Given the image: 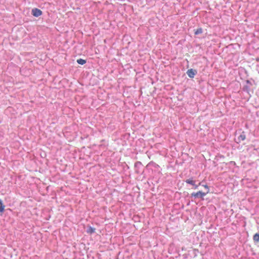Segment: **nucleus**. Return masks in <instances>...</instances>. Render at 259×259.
<instances>
[{
	"label": "nucleus",
	"mask_w": 259,
	"mask_h": 259,
	"mask_svg": "<svg viewBox=\"0 0 259 259\" xmlns=\"http://www.w3.org/2000/svg\"><path fill=\"white\" fill-rule=\"evenodd\" d=\"M206 195V193L203 192L201 191H199L197 192H193L191 194V196L195 198H201L203 199L204 196Z\"/></svg>",
	"instance_id": "f257e3e1"
},
{
	"label": "nucleus",
	"mask_w": 259,
	"mask_h": 259,
	"mask_svg": "<svg viewBox=\"0 0 259 259\" xmlns=\"http://www.w3.org/2000/svg\"><path fill=\"white\" fill-rule=\"evenodd\" d=\"M246 138V136L244 134V133H243L242 134H241L239 137H238V140H239V141H244Z\"/></svg>",
	"instance_id": "6e6552de"
},
{
	"label": "nucleus",
	"mask_w": 259,
	"mask_h": 259,
	"mask_svg": "<svg viewBox=\"0 0 259 259\" xmlns=\"http://www.w3.org/2000/svg\"><path fill=\"white\" fill-rule=\"evenodd\" d=\"M196 73H197L196 70H194L193 69H189L187 71V75L190 78H193Z\"/></svg>",
	"instance_id": "7ed1b4c3"
},
{
	"label": "nucleus",
	"mask_w": 259,
	"mask_h": 259,
	"mask_svg": "<svg viewBox=\"0 0 259 259\" xmlns=\"http://www.w3.org/2000/svg\"><path fill=\"white\" fill-rule=\"evenodd\" d=\"M203 32L202 28H199L195 30L194 33L195 35H198L202 33Z\"/></svg>",
	"instance_id": "39448f33"
},
{
	"label": "nucleus",
	"mask_w": 259,
	"mask_h": 259,
	"mask_svg": "<svg viewBox=\"0 0 259 259\" xmlns=\"http://www.w3.org/2000/svg\"><path fill=\"white\" fill-rule=\"evenodd\" d=\"M5 206L2 200L0 199V212L3 213L5 210Z\"/></svg>",
	"instance_id": "20e7f679"
},
{
	"label": "nucleus",
	"mask_w": 259,
	"mask_h": 259,
	"mask_svg": "<svg viewBox=\"0 0 259 259\" xmlns=\"http://www.w3.org/2000/svg\"><path fill=\"white\" fill-rule=\"evenodd\" d=\"M193 186H194V189H197V188H198V185H195H195H193Z\"/></svg>",
	"instance_id": "9b49d317"
},
{
	"label": "nucleus",
	"mask_w": 259,
	"mask_h": 259,
	"mask_svg": "<svg viewBox=\"0 0 259 259\" xmlns=\"http://www.w3.org/2000/svg\"><path fill=\"white\" fill-rule=\"evenodd\" d=\"M42 14V11L37 8H34L32 10V14L35 17H39Z\"/></svg>",
	"instance_id": "f03ea898"
},
{
	"label": "nucleus",
	"mask_w": 259,
	"mask_h": 259,
	"mask_svg": "<svg viewBox=\"0 0 259 259\" xmlns=\"http://www.w3.org/2000/svg\"><path fill=\"white\" fill-rule=\"evenodd\" d=\"M77 62L79 64L83 65L86 63V61L82 59H79L77 60Z\"/></svg>",
	"instance_id": "0eeeda50"
},
{
	"label": "nucleus",
	"mask_w": 259,
	"mask_h": 259,
	"mask_svg": "<svg viewBox=\"0 0 259 259\" xmlns=\"http://www.w3.org/2000/svg\"><path fill=\"white\" fill-rule=\"evenodd\" d=\"M95 232V228H92V227H90L88 228V230H87V233H89V234H92V233H94Z\"/></svg>",
	"instance_id": "423d86ee"
},
{
	"label": "nucleus",
	"mask_w": 259,
	"mask_h": 259,
	"mask_svg": "<svg viewBox=\"0 0 259 259\" xmlns=\"http://www.w3.org/2000/svg\"><path fill=\"white\" fill-rule=\"evenodd\" d=\"M203 186L206 189V192H204L206 193V195L209 192V187L207 185H204Z\"/></svg>",
	"instance_id": "9d476101"
},
{
	"label": "nucleus",
	"mask_w": 259,
	"mask_h": 259,
	"mask_svg": "<svg viewBox=\"0 0 259 259\" xmlns=\"http://www.w3.org/2000/svg\"><path fill=\"white\" fill-rule=\"evenodd\" d=\"M187 184H191L192 185H195V182L192 179H188L186 181Z\"/></svg>",
	"instance_id": "1a4fd4ad"
}]
</instances>
